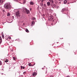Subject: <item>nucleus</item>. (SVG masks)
<instances>
[{"label": "nucleus", "instance_id": "37998d69", "mask_svg": "<svg viewBox=\"0 0 77 77\" xmlns=\"http://www.w3.org/2000/svg\"><path fill=\"white\" fill-rule=\"evenodd\" d=\"M16 0V1H17V0Z\"/></svg>", "mask_w": 77, "mask_h": 77}, {"label": "nucleus", "instance_id": "20e7f679", "mask_svg": "<svg viewBox=\"0 0 77 77\" xmlns=\"http://www.w3.org/2000/svg\"><path fill=\"white\" fill-rule=\"evenodd\" d=\"M62 12H64V13H65V12H66L67 11L66 10V9L65 8H63L62 10Z\"/></svg>", "mask_w": 77, "mask_h": 77}, {"label": "nucleus", "instance_id": "9b49d317", "mask_svg": "<svg viewBox=\"0 0 77 77\" xmlns=\"http://www.w3.org/2000/svg\"><path fill=\"white\" fill-rule=\"evenodd\" d=\"M54 3L51 4V6L53 8H54Z\"/></svg>", "mask_w": 77, "mask_h": 77}, {"label": "nucleus", "instance_id": "a19ab883", "mask_svg": "<svg viewBox=\"0 0 77 77\" xmlns=\"http://www.w3.org/2000/svg\"><path fill=\"white\" fill-rule=\"evenodd\" d=\"M43 1H45V0H43Z\"/></svg>", "mask_w": 77, "mask_h": 77}, {"label": "nucleus", "instance_id": "473e14b6", "mask_svg": "<svg viewBox=\"0 0 77 77\" xmlns=\"http://www.w3.org/2000/svg\"><path fill=\"white\" fill-rule=\"evenodd\" d=\"M21 69H23V66H21Z\"/></svg>", "mask_w": 77, "mask_h": 77}, {"label": "nucleus", "instance_id": "f3484780", "mask_svg": "<svg viewBox=\"0 0 77 77\" xmlns=\"http://www.w3.org/2000/svg\"><path fill=\"white\" fill-rule=\"evenodd\" d=\"M26 32H27V33L29 32V30H28V29H26Z\"/></svg>", "mask_w": 77, "mask_h": 77}, {"label": "nucleus", "instance_id": "c9c22d12", "mask_svg": "<svg viewBox=\"0 0 77 77\" xmlns=\"http://www.w3.org/2000/svg\"><path fill=\"white\" fill-rule=\"evenodd\" d=\"M66 77H70V76H69L68 75V76H67Z\"/></svg>", "mask_w": 77, "mask_h": 77}, {"label": "nucleus", "instance_id": "9d476101", "mask_svg": "<svg viewBox=\"0 0 77 77\" xmlns=\"http://www.w3.org/2000/svg\"><path fill=\"white\" fill-rule=\"evenodd\" d=\"M5 1V0H0V3H2Z\"/></svg>", "mask_w": 77, "mask_h": 77}, {"label": "nucleus", "instance_id": "423d86ee", "mask_svg": "<svg viewBox=\"0 0 77 77\" xmlns=\"http://www.w3.org/2000/svg\"><path fill=\"white\" fill-rule=\"evenodd\" d=\"M47 6H50V5H51V3H50V2H48L47 3Z\"/></svg>", "mask_w": 77, "mask_h": 77}, {"label": "nucleus", "instance_id": "6ab92c4d", "mask_svg": "<svg viewBox=\"0 0 77 77\" xmlns=\"http://www.w3.org/2000/svg\"><path fill=\"white\" fill-rule=\"evenodd\" d=\"M7 16H10V13H7Z\"/></svg>", "mask_w": 77, "mask_h": 77}, {"label": "nucleus", "instance_id": "6e6552de", "mask_svg": "<svg viewBox=\"0 0 77 77\" xmlns=\"http://www.w3.org/2000/svg\"><path fill=\"white\" fill-rule=\"evenodd\" d=\"M49 18H50L51 20H53V16H51L49 17Z\"/></svg>", "mask_w": 77, "mask_h": 77}, {"label": "nucleus", "instance_id": "72a5a7b5", "mask_svg": "<svg viewBox=\"0 0 77 77\" xmlns=\"http://www.w3.org/2000/svg\"><path fill=\"white\" fill-rule=\"evenodd\" d=\"M43 1H43V0H42V1H41L42 3H43Z\"/></svg>", "mask_w": 77, "mask_h": 77}, {"label": "nucleus", "instance_id": "7ed1b4c3", "mask_svg": "<svg viewBox=\"0 0 77 77\" xmlns=\"http://www.w3.org/2000/svg\"><path fill=\"white\" fill-rule=\"evenodd\" d=\"M25 11L26 12L27 14H29V13H30V11H29V10H27V8H25Z\"/></svg>", "mask_w": 77, "mask_h": 77}, {"label": "nucleus", "instance_id": "bb28decb", "mask_svg": "<svg viewBox=\"0 0 77 77\" xmlns=\"http://www.w3.org/2000/svg\"><path fill=\"white\" fill-rule=\"evenodd\" d=\"M44 6L45 7V8L46 7V5L45 4H44Z\"/></svg>", "mask_w": 77, "mask_h": 77}, {"label": "nucleus", "instance_id": "e433bc0d", "mask_svg": "<svg viewBox=\"0 0 77 77\" xmlns=\"http://www.w3.org/2000/svg\"><path fill=\"white\" fill-rule=\"evenodd\" d=\"M34 66V65H31V66Z\"/></svg>", "mask_w": 77, "mask_h": 77}, {"label": "nucleus", "instance_id": "ddd939ff", "mask_svg": "<svg viewBox=\"0 0 77 77\" xmlns=\"http://www.w3.org/2000/svg\"><path fill=\"white\" fill-rule=\"evenodd\" d=\"M40 5L41 6V7H43V3L41 2L40 3Z\"/></svg>", "mask_w": 77, "mask_h": 77}, {"label": "nucleus", "instance_id": "2f4dec72", "mask_svg": "<svg viewBox=\"0 0 77 77\" xmlns=\"http://www.w3.org/2000/svg\"><path fill=\"white\" fill-rule=\"evenodd\" d=\"M57 9H58V8H59V7H58V6H57Z\"/></svg>", "mask_w": 77, "mask_h": 77}, {"label": "nucleus", "instance_id": "4be33fe9", "mask_svg": "<svg viewBox=\"0 0 77 77\" xmlns=\"http://www.w3.org/2000/svg\"><path fill=\"white\" fill-rule=\"evenodd\" d=\"M26 0H23V4H24V3H26Z\"/></svg>", "mask_w": 77, "mask_h": 77}, {"label": "nucleus", "instance_id": "1a4fd4ad", "mask_svg": "<svg viewBox=\"0 0 77 77\" xmlns=\"http://www.w3.org/2000/svg\"><path fill=\"white\" fill-rule=\"evenodd\" d=\"M37 73L36 72H34L32 74L33 76H35V75H36Z\"/></svg>", "mask_w": 77, "mask_h": 77}, {"label": "nucleus", "instance_id": "b1692460", "mask_svg": "<svg viewBox=\"0 0 77 77\" xmlns=\"http://www.w3.org/2000/svg\"><path fill=\"white\" fill-rule=\"evenodd\" d=\"M54 8H56V4H54Z\"/></svg>", "mask_w": 77, "mask_h": 77}, {"label": "nucleus", "instance_id": "aec40b11", "mask_svg": "<svg viewBox=\"0 0 77 77\" xmlns=\"http://www.w3.org/2000/svg\"><path fill=\"white\" fill-rule=\"evenodd\" d=\"M29 66H32V64H31V63H29Z\"/></svg>", "mask_w": 77, "mask_h": 77}, {"label": "nucleus", "instance_id": "a211bd4d", "mask_svg": "<svg viewBox=\"0 0 77 77\" xmlns=\"http://www.w3.org/2000/svg\"><path fill=\"white\" fill-rule=\"evenodd\" d=\"M54 2L55 4L57 3V0H54Z\"/></svg>", "mask_w": 77, "mask_h": 77}, {"label": "nucleus", "instance_id": "dca6fc26", "mask_svg": "<svg viewBox=\"0 0 77 77\" xmlns=\"http://www.w3.org/2000/svg\"><path fill=\"white\" fill-rule=\"evenodd\" d=\"M2 42V38L0 36V44Z\"/></svg>", "mask_w": 77, "mask_h": 77}, {"label": "nucleus", "instance_id": "79ce46f5", "mask_svg": "<svg viewBox=\"0 0 77 77\" xmlns=\"http://www.w3.org/2000/svg\"><path fill=\"white\" fill-rule=\"evenodd\" d=\"M59 3H61V2H60Z\"/></svg>", "mask_w": 77, "mask_h": 77}, {"label": "nucleus", "instance_id": "ea45409f", "mask_svg": "<svg viewBox=\"0 0 77 77\" xmlns=\"http://www.w3.org/2000/svg\"><path fill=\"white\" fill-rule=\"evenodd\" d=\"M35 65V63H34L33 65Z\"/></svg>", "mask_w": 77, "mask_h": 77}, {"label": "nucleus", "instance_id": "cd10ccee", "mask_svg": "<svg viewBox=\"0 0 77 77\" xmlns=\"http://www.w3.org/2000/svg\"><path fill=\"white\" fill-rule=\"evenodd\" d=\"M26 74V72H23V74Z\"/></svg>", "mask_w": 77, "mask_h": 77}, {"label": "nucleus", "instance_id": "412c9836", "mask_svg": "<svg viewBox=\"0 0 77 77\" xmlns=\"http://www.w3.org/2000/svg\"><path fill=\"white\" fill-rule=\"evenodd\" d=\"M2 65V63L1 61H0V65Z\"/></svg>", "mask_w": 77, "mask_h": 77}, {"label": "nucleus", "instance_id": "f8f14e48", "mask_svg": "<svg viewBox=\"0 0 77 77\" xmlns=\"http://www.w3.org/2000/svg\"><path fill=\"white\" fill-rule=\"evenodd\" d=\"M64 4H66L67 3V1L65 0L63 2Z\"/></svg>", "mask_w": 77, "mask_h": 77}, {"label": "nucleus", "instance_id": "c03bdc74", "mask_svg": "<svg viewBox=\"0 0 77 77\" xmlns=\"http://www.w3.org/2000/svg\"><path fill=\"white\" fill-rule=\"evenodd\" d=\"M30 11H31V9H30Z\"/></svg>", "mask_w": 77, "mask_h": 77}, {"label": "nucleus", "instance_id": "4c0bfd02", "mask_svg": "<svg viewBox=\"0 0 77 77\" xmlns=\"http://www.w3.org/2000/svg\"><path fill=\"white\" fill-rule=\"evenodd\" d=\"M50 77H53V75L51 76Z\"/></svg>", "mask_w": 77, "mask_h": 77}, {"label": "nucleus", "instance_id": "f03ea898", "mask_svg": "<svg viewBox=\"0 0 77 77\" xmlns=\"http://www.w3.org/2000/svg\"><path fill=\"white\" fill-rule=\"evenodd\" d=\"M15 15L16 17H20V13L19 11H17L15 13Z\"/></svg>", "mask_w": 77, "mask_h": 77}, {"label": "nucleus", "instance_id": "393cba45", "mask_svg": "<svg viewBox=\"0 0 77 77\" xmlns=\"http://www.w3.org/2000/svg\"><path fill=\"white\" fill-rule=\"evenodd\" d=\"M2 38H3V39H4V38H5V37H4V35H2Z\"/></svg>", "mask_w": 77, "mask_h": 77}, {"label": "nucleus", "instance_id": "c85d7f7f", "mask_svg": "<svg viewBox=\"0 0 77 77\" xmlns=\"http://www.w3.org/2000/svg\"><path fill=\"white\" fill-rule=\"evenodd\" d=\"M8 38L9 39H11V37L10 36L8 37Z\"/></svg>", "mask_w": 77, "mask_h": 77}, {"label": "nucleus", "instance_id": "c756f323", "mask_svg": "<svg viewBox=\"0 0 77 77\" xmlns=\"http://www.w3.org/2000/svg\"><path fill=\"white\" fill-rule=\"evenodd\" d=\"M13 58L14 60H15V57H13Z\"/></svg>", "mask_w": 77, "mask_h": 77}, {"label": "nucleus", "instance_id": "f704fd0d", "mask_svg": "<svg viewBox=\"0 0 77 77\" xmlns=\"http://www.w3.org/2000/svg\"><path fill=\"white\" fill-rule=\"evenodd\" d=\"M24 68H25V67L23 66V69H24Z\"/></svg>", "mask_w": 77, "mask_h": 77}, {"label": "nucleus", "instance_id": "39448f33", "mask_svg": "<svg viewBox=\"0 0 77 77\" xmlns=\"http://www.w3.org/2000/svg\"><path fill=\"white\" fill-rule=\"evenodd\" d=\"M29 4L31 5H34V2H33L31 1L30 2Z\"/></svg>", "mask_w": 77, "mask_h": 77}, {"label": "nucleus", "instance_id": "7c9ffc66", "mask_svg": "<svg viewBox=\"0 0 77 77\" xmlns=\"http://www.w3.org/2000/svg\"><path fill=\"white\" fill-rule=\"evenodd\" d=\"M52 1V0H49V1L50 2H51H51Z\"/></svg>", "mask_w": 77, "mask_h": 77}, {"label": "nucleus", "instance_id": "f257e3e1", "mask_svg": "<svg viewBox=\"0 0 77 77\" xmlns=\"http://www.w3.org/2000/svg\"><path fill=\"white\" fill-rule=\"evenodd\" d=\"M4 7L5 9H10L11 8V5L8 4H5Z\"/></svg>", "mask_w": 77, "mask_h": 77}, {"label": "nucleus", "instance_id": "2eb2a0df", "mask_svg": "<svg viewBox=\"0 0 77 77\" xmlns=\"http://www.w3.org/2000/svg\"><path fill=\"white\" fill-rule=\"evenodd\" d=\"M35 24V22L34 21H33L32 22V25L31 26H33V24Z\"/></svg>", "mask_w": 77, "mask_h": 77}, {"label": "nucleus", "instance_id": "58836bf2", "mask_svg": "<svg viewBox=\"0 0 77 77\" xmlns=\"http://www.w3.org/2000/svg\"><path fill=\"white\" fill-rule=\"evenodd\" d=\"M67 4H69V3L68 2V3H67Z\"/></svg>", "mask_w": 77, "mask_h": 77}, {"label": "nucleus", "instance_id": "4468645a", "mask_svg": "<svg viewBox=\"0 0 77 77\" xmlns=\"http://www.w3.org/2000/svg\"><path fill=\"white\" fill-rule=\"evenodd\" d=\"M66 19H67V20H69V18H70V17H69V16H67L66 17Z\"/></svg>", "mask_w": 77, "mask_h": 77}, {"label": "nucleus", "instance_id": "a18cd8bd", "mask_svg": "<svg viewBox=\"0 0 77 77\" xmlns=\"http://www.w3.org/2000/svg\"><path fill=\"white\" fill-rule=\"evenodd\" d=\"M20 0V1H21V0Z\"/></svg>", "mask_w": 77, "mask_h": 77}, {"label": "nucleus", "instance_id": "a878e982", "mask_svg": "<svg viewBox=\"0 0 77 77\" xmlns=\"http://www.w3.org/2000/svg\"><path fill=\"white\" fill-rule=\"evenodd\" d=\"M36 18L35 17H32V20H35Z\"/></svg>", "mask_w": 77, "mask_h": 77}, {"label": "nucleus", "instance_id": "5701e85b", "mask_svg": "<svg viewBox=\"0 0 77 77\" xmlns=\"http://www.w3.org/2000/svg\"><path fill=\"white\" fill-rule=\"evenodd\" d=\"M51 3V4L54 3V1L53 0H52Z\"/></svg>", "mask_w": 77, "mask_h": 77}, {"label": "nucleus", "instance_id": "0eeeda50", "mask_svg": "<svg viewBox=\"0 0 77 77\" xmlns=\"http://www.w3.org/2000/svg\"><path fill=\"white\" fill-rule=\"evenodd\" d=\"M9 62V60L6 58H5V62Z\"/></svg>", "mask_w": 77, "mask_h": 77}]
</instances>
